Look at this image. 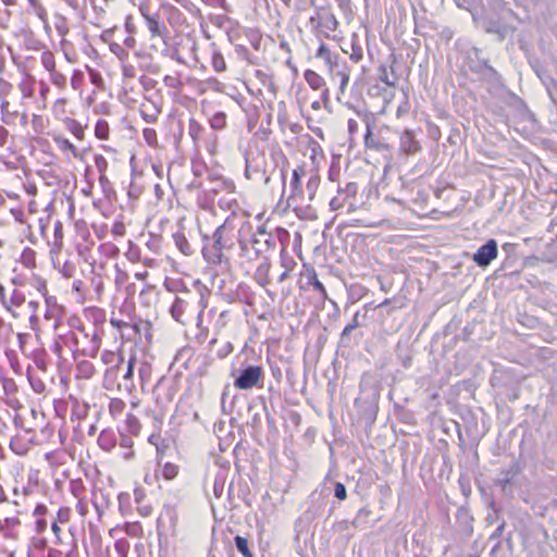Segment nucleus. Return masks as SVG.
Listing matches in <instances>:
<instances>
[{"label": "nucleus", "instance_id": "1", "mask_svg": "<svg viewBox=\"0 0 557 557\" xmlns=\"http://www.w3.org/2000/svg\"><path fill=\"white\" fill-rule=\"evenodd\" d=\"M358 184L355 182L347 183L344 187L337 189V194L330 201L332 211L338 213H351L358 210Z\"/></svg>", "mask_w": 557, "mask_h": 557}, {"label": "nucleus", "instance_id": "2", "mask_svg": "<svg viewBox=\"0 0 557 557\" xmlns=\"http://www.w3.org/2000/svg\"><path fill=\"white\" fill-rule=\"evenodd\" d=\"M251 227L242 224L237 227L235 220L226 219L223 224L218 226L213 233L212 239L214 244H247L244 234H250Z\"/></svg>", "mask_w": 557, "mask_h": 557}, {"label": "nucleus", "instance_id": "3", "mask_svg": "<svg viewBox=\"0 0 557 557\" xmlns=\"http://www.w3.org/2000/svg\"><path fill=\"white\" fill-rule=\"evenodd\" d=\"M308 230L307 225L296 226L289 225V228L277 227L274 234H271L265 238H253L252 244H271L272 242H278L280 244H301L302 233Z\"/></svg>", "mask_w": 557, "mask_h": 557}, {"label": "nucleus", "instance_id": "4", "mask_svg": "<svg viewBox=\"0 0 557 557\" xmlns=\"http://www.w3.org/2000/svg\"><path fill=\"white\" fill-rule=\"evenodd\" d=\"M13 85L4 78H0V112L1 120L8 124H14L18 116V110L14 109L9 100L13 92Z\"/></svg>", "mask_w": 557, "mask_h": 557}, {"label": "nucleus", "instance_id": "5", "mask_svg": "<svg viewBox=\"0 0 557 557\" xmlns=\"http://www.w3.org/2000/svg\"><path fill=\"white\" fill-rule=\"evenodd\" d=\"M139 12L150 34V38H164L166 35V26L162 22L159 13L151 14L148 4H140Z\"/></svg>", "mask_w": 557, "mask_h": 557}, {"label": "nucleus", "instance_id": "6", "mask_svg": "<svg viewBox=\"0 0 557 557\" xmlns=\"http://www.w3.org/2000/svg\"><path fill=\"white\" fill-rule=\"evenodd\" d=\"M286 207L300 219H312L315 216L311 206L305 203L304 190H299V194H296V190L290 189L287 196Z\"/></svg>", "mask_w": 557, "mask_h": 557}, {"label": "nucleus", "instance_id": "7", "mask_svg": "<svg viewBox=\"0 0 557 557\" xmlns=\"http://www.w3.org/2000/svg\"><path fill=\"white\" fill-rule=\"evenodd\" d=\"M304 77L312 90L321 91V100L326 108L331 102V94L325 78L311 69L305 71Z\"/></svg>", "mask_w": 557, "mask_h": 557}, {"label": "nucleus", "instance_id": "8", "mask_svg": "<svg viewBox=\"0 0 557 557\" xmlns=\"http://www.w3.org/2000/svg\"><path fill=\"white\" fill-rule=\"evenodd\" d=\"M261 375L262 371L260 367H249L236 379L235 386L240 389L251 388L257 385Z\"/></svg>", "mask_w": 557, "mask_h": 557}, {"label": "nucleus", "instance_id": "9", "mask_svg": "<svg viewBox=\"0 0 557 557\" xmlns=\"http://www.w3.org/2000/svg\"><path fill=\"white\" fill-rule=\"evenodd\" d=\"M400 149L407 156H413L421 151L422 147L411 129H406L400 135Z\"/></svg>", "mask_w": 557, "mask_h": 557}, {"label": "nucleus", "instance_id": "10", "mask_svg": "<svg viewBox=\"0 0 557 557\" xmlns=\"http://www.w3.org/2000/svg\"><path fill=\"white\" fill-rule=\"evenodd\" d=\"M350 67L346 61L339 64V66L330 75L332 81L338 79L339 82V96L346 94L349 81H350Z\"/></svg>", "mask_w": 557, "mask_h": 557}, {"label": "nucleus", "instance_id": "11", "mask_svg": "<svg viewBox=\"0 0 557 557\" xmlns=\"http://www.w3.org/2000/svg\"><path fill=\"white\" fill-rule=\"evenodd\" d=\"M51 112L55 120L66 122L71 117L69 116L72 112L70 110V100L66 97H60L55 99L51 106Z\"/></svg>", "mask_w": 557, "mask_h": 557}, {"label": "nucleus", "instance_id": "12", "mask_svg": "<svg viewBox=\"0 0 557 557\" xmlns=\"http://www.w3.org/2000/svg\"><path fill=\"white\" fill-rule=\"evenodd\" d=\"M497 256L496 246H481L474 255V261L481 265H487Z\"/></svg>", "mask_w": 557, "mask_h": 557}, {"label": "nucleus", "instance_id": "13", "mask_svg": "<svg viewBox=\"0 0 557 557\" xmlns=\"http://www.w3.org/2000/svg\"><path fill=\"white\" fill-rule=\"evenodd\" d=\"M112 35V30H106L102 34V40L109 44L110 51L121 61H126L128 59V51L120 44L110 40V37Z\"/></svg>", "mask_w": 557, "mask_h": 557}, {"label": "nucleus", "instance_id": "14", "mask_svg": "<svg viewBox=\"0 0 557 557\" xmlns=\"http://www.w3.org/2000/svg\"><path fill=\"white\" fill-rule=\"evenodd\" d=\"M364 147L369 150L374 151H384L391 149V146L388 144L382 143L379 138L373 136L370 125L367 126V131L364 134Z\"/></svg>", "mask_w": 557, "mask_h": 557}, {"label": "nucleus", "instance_id": "15", "mask_svg": "<svg viewBox=\"0 0 557 557\" xmlns=\"http://www.w3.org/2000/svg\"><path fill=\"white\" fill-rule=\"evenodd\" d=\"M307 137V148L310 150V159L314 168H319V163L325 158L323 148L313 137L309 135Z\"/></svg>", "mask_w": 557, "mask_h": 557}, {"label": "nucleus", "instance_id": "16", "mask_svg": "<svg viewBox=\"0 0 557 557\" xmlns=\"http://www.w3.org/2000/svg\"><path fill=\"white\" fill-rule=\"evenodd\" d=\"M163 84L165 87L172 90L175 96L182 94L183 81L181 73L168 74L163 77Z\"/></svg>", "mask_w": 557, "mask_h": 557}, {"label": "nucleus", "instance_id": "17", "mask_svg": "<svg viewBox=\"0 0 557 557\" xmlns=\"http://www.w3.org/2000/svg\"><path fill=\"white\" fill-rule=\"evenodd\" d=\"M306 175V164L300 163L293 170L292 180H290V189L296 190V194H299V190H302V178Z\"/></svg>", "mask_w": 557, "mask_h": 557}, {"label": "nucleus", "instance_id": "18", "mask_svg": "<svg viewBox=\"0 0 557 557\" xmlns=\"http://www.w3.org/2000/svg\"><path fill=\"white\" fill-rule=\"evenodd\" d=\"M35 82V77L32 75H27L23 81H21L18 88L23 98L33 97Z\"/></svg>", "mask_w": 557, "mask_h": 557}, {"label": "nucleus", "instance_id": "19", "mask_svg": "<svg viewBox=\"0 0 557 557\" xmlns=\"http://www.w3.org/2000/svg\"><path fill=\"white\" fill-rule=\"evenodd\" d=\"M40 62H41V65L44 66V69L51 73L53 71L57 70V60H55V57L54 54L49 51V50H45L41 55H40Z\"/></svg>", "mask_w": 557, "mask_h": 557}, {"label": "nucleus", "instance_id": "20", "mask_svg": "<svg viewBox=\"0 0 557 557\" xmlns=\"http://www.w3.org/2000/svg\"><path fill=\"white\" fill-rule=\"evenodd\" d=\"M202 132H203L202 125L194 117L189 119L188 134L191 137L194 144H197L200 140Z\"/></svg>", "mask_w": 557, "mask_h": 557}, {"label": "nucleus", "instance_id": "21", "mask_svg": "<svg viewBox=\"0 0 557 557\" xmlns=\"http://www.w3.org/2000/svg\"><path fill=\"white\" fill-rule=\"evenodd\" d=\"M143 137H144L146 144L150 148L158 149L160 147L159 139H158V133L154 128H151V127L144 128Z\"/></svg>", "mask_w": 557, "mask_h": 557}, {"label": "nucleus", "instance_id": "22", "mask_svg": "<svg viewBox=\"0 0 557 557\" xmlns=\"http://www.w3.org/2000/svg\"><path fill=\"white\" fill-rule=\"evenodd\" d=\"M320 181H321V178L318 173V168H315L314 172L311 174V176L309 177V180L307 182V189H308L310 199H313V197L315 196L318 187L320 185Z\"/></svg>", "mask_w": 557, "mask_h": 557}, {"label": "nucleus", "instance_id": "23", "mask_svg": "<svg viewBox=\"0 0 557 557\" xmlns=\"http://www.w3.org/2000/svg\"><path fill=\"white\" fill-rule=\"evenodd\" d=\"M95 135L97 138L104 140L110 136V127L107 121L99 120L95 126Z\"/></svg>", "mask_w": 557, "mask_h": 557}, {"label": "nucleus", "instance_id": "24", "mask_svg": "<svg viewBox=\"0 0 557 557\" xmlns=\"http://www.w3.org/2000/svg\"><path fill=\"white\" fill-rule=\"evenodd\" d=\"M49 74H50L51 83L55 87H58L60 90H64L66 87V76L58 70H55Z\"/></svg>", "mask_w": 557, "mask_h": 557}, {"label": "nucleus", "instance_id": "25", "mask_svg": "<svg viewBox=\"0 0 557 557\" xmlns=\"http://www.w3.org/2000/svg\"><path fill=\"white\" fill-rule=\"evenodd\" d=\"M212 66L216 72H224L226 70V62L223 54L219 51H214L212 54Z\"/></svg>", "mask_w": 557, "mask_h": 557}, {"label": "nucleus", "instance_id": "26", "mask_svg": "<svg viewBox=\"0 0 557 557\" xmlns=\"http://www.w3.org/2000/svg\"><path fill=\"white\" fill-rule=\"evenodd\" d=\"M54 140L61 150L71 151L74 157L78 156L76 147L67 138L55 137Z\"/></svg>", "mask_w": 557, "mask_h": 557}, {"label": "nucleus", "instance_id": "27", "mask_svg": "<svg viewBox=\"0 0 557 557\" xmlns=\"http://www.w3.org/2000/svg\"><path fill=\"white\" fill-rule=\"evenodd\" d=\"M235 544H236L237 549L243 554V556L252 557V554L248 547V542L246 539L237 535L235 537Z\"/></svg>", "mask_w": 557, "mask_h": 557}, {"label": "nucleus", "instance_id": "28", "mask_svg": "<svg viewBox=\"0 0 557 557\" xmlns=\"http://www.w3.org/2000/svg\"><path fill=\"white\" fill-rule=\"evenodd\" d=\"M345 60L341 59L339 55L335 54L329 60L324 61V64L327 69L329 76L333 74V72L339 66L341 63H343Z\"/></svg>", "mask_w": 557, "mask_h": 557}, {"label": "nucleus", "instance_id": "29", "mask_svg": "<svg viewBox=\"0 0 557 557\" xmlns=\"http://www.w3.org/2000/svg\"><path fill=\"white\" fill-rule=\"evenodd\" d=\"M111 233L116 238L125 235L126 226L122 219L114 221L112 228H111Z\"/></svg>", "mask_w": 557, "mask_h": 557}, {"label": "nucleus", "instance_id": "30", "mask_svg": "<svg viewBox=\"0 0 557 557\" xmlns=\"http://www.w3.org/2000/svg\"><path fill=\"white\" fill-rule=\"evenodd\" d=\"M49 91H50V88H49L48 84L46 82L41 81L39 83V96L42 101V107H41L42 109L47 108Z\"/></svg>", "mask_w": 557, "mask_h": 557}, {"label": "nucleus", "instance_id": "31", "mask_svg": "<svg viewBox=\"0 0 557 557\" xmlns=\"http://www.w3.org/2000/svg\"><path fill=\"white\" fill-rule=\"evenodd\" d=\"M335 54H333L331 52V50L324 42L320 44V46L315 52V58L323 59V61L329 60Z\"/></svg>", "mask_w": 557, "mask_h": 557}, {"label": "nucleus", "instance_id": "32", "mask_svg": "<svg viewBox=\"0 0 557 557\" xmlns=\"http://www.w3.org/2000/svg\"><path fill=\"white\" fill-rule=\"evenodd\" d=\"M66 122L70 124L69 128H70L71 133L76 138L82 139L84 136V131H83L82 126L73 119L67 120Z\"/></svg>", "mask_w": 557, "mask_h": 557}, {"label": "nucleus", "instance_id": "33", "mask_svg": "<svg viewBox=\"0 0 557 557\" xmlns=\"http://www.w3.org/2000/svg\"><path fill=\"white\" fill-rule=\"evenodd\" d=\"M162 473L166 480H172L177 475L178 468L175 465L166 463L163 467Z\"/></svg>", "mask_w": 557, "mask_h": 557}, {"label": "nucleus", "instance_id": "34", "mask_svg": "<svg viewBox=\"0 0 557 557\" xmlns=\"http://www.w3.org/2000/svg\"><path fill=\"white\" fill-rule=\"evenodd\" d=\"M83 84V74L79 71H74L72 77H71V85L72 88L75 90L81 89Z\"/></svg>", "mask_w": 557, "mask_h": 557}, {"label": "nucleus", "instance_id": "35", "mask_svg": "<svg viewBox=\"0 0 557 557\" xmlns=\"http://www.w3.org/2000/svg\"><path fill=\"white\" fill-rule=\"evenodd\" d=\"M296 99H297L298 104L300 107H304L310 101L309 92L307 90L300 88L296 92Z\"/></svg>", "mask_w": 557, "mask_h": 557}, {"label": "nucleus", "instance_id": "36", "mask_svg": "<svg viewBox=\"0 0 557 557\" xmlns=\"http://www.w3.org/2000/svg\"><path fill=\"white\" fill-rule=\"evenodd\" d=\"M211 125L214 128H223L225 126V114L224 113L215 114L211 121Z\"/></svg>", "mask_w": 557, "mask_h": 557}, {"label": "nucleus", "instance_id": "37", "mask_svg": "<svg viewBox=\"0 0 557 557\" xmlns=\"http://www.w3.org/2000/svg\"><path fill=\"white\" fill-rule=\"evenodd\" d=\"M122 75L124 78H134L136 76L135 67L132 64L124 63L122 65Z\"/></svg>", "mask_w": 557, "mask_h": 557}, {"label": "nucleus", "instance_id": "38", "mask_svg": "<svg viewBox=\"0 0 557 557\" xmlns=\"http://www.w3.org/2000/svg\"><path fill=\"white\" fill-rule=\"evenodd\" d=\"M311 284L315 290H318L323 298H326V289L323 284L313 275Z\"/></svg>", "mask_w": 557, "mask_h": 557}, {"label": "nucleus", "instance_id": "39", "mask_svg": "<svg viewBox=\"0 0 557 557\" xmlns=\"http://www.w3.org/2000/svg\"><path fill=\"white\" fill-rule=\"evenodd\" d=\"M32 124L36 132H41L44 126V120L40 115L34 114L32 119Z\"/></svg>", "mask_w": 557, "mask_h": 557}, {"label": "nucleus", "instance_id": "40", "mask_svg": "<svg viewBox=\"0 0 557 557\" xmlns=\"http://www.w3.org/2000/svg\"><path fill=\"white\" fill-rule=\"evenodd\" d=\"M335 496L338 499H345L346 498V488L342 483H337L335 485Z\"/></svg>", "mask_w": 557, "mask_h": 557}, {"label": "nucleus", "instance_id": "41", "mask_svg": "<svg viewBox=\"0 0 557 557\" xmlns=\"http://www.w3.org/2000/svg\"><path fill=\"white\" fill-rule=\"evenodd\" d=\"M140 115L147 123H154L158 120V113H147L141 110Z\"/></svg>", "mask_w": 557, "mask_h": 557}, {"label": "nucleus", "instance_id": "42", "mask_svg": "<svg viewBox=\"0 0 557 557\" xmlns=\"http://www.w3.org/2000/svg\"><path fill=\"white\" fill-rule=\"evenodd\" d=\"M381 71L383 72V74L381 75V81H382L383 83H385V84H386L387 86H389V87L395 86V82H394V81H392V79H389V77H388V74H387L386 67H384V66H383V67H381Z\"/></svg>", "mask_w": 557, "mask_h": 557}, {"label": "nucleus", "instance_id": "43", "mask_svg": "<svg viewBox=\"0 0 557 557\" xmlns=\"http://www.w3.org/2000/svg\"><path fill=\"white\" fill-rule=\"evenodd\" d=\"M347 127L349 134H356L358 132L359 125L358 122L355 119H349L347 122Z\"/></svg>", "mask_w": 557, "mask_h": 557}, {"label": "nucleus", "instance_id": "44", "mask_svg": "<svg viewBox=\"0 0 557 557\" xmlns=\"http://www.w3.org/2000/svg\"><path fill=\"white\" fill-rule=\"evenodd\" d=\"M133 35L134 34H129V36H127L124 39V45L128 49H134L136 47V44H137L136 38Z\"/></svg>", "mask_w": 557, "mask_h": 557}, {"label": "nucleus", "instance_id": "45", "mask_svg": "<svg viewBox=\"0 0 557 557\" xmlns=\"http://www.w3.org/2000/svg\"><path fill=\"white\" fill-rule=\"evenodd\" d=\"M8 137H9L8 129L3 126H0V147H3L7 144Z\"/></svg>", "mask_w": 557, "mask_h": 557}, {"label": "nucleus", "instance_id": "46", "mask_svg": "<svg viewBox=\"0 0 557 557\" xmlns=\"http://www.w3.org/2000/svg\"><path fill=\"white\" fill-rule=\"evenodd\" d=\"M125 29L127 30L128 34L135 33V25L133 24L132 16H127L126 22H125Z\"/></svg>", "mask_w": 557, "mask_h": 557}, {"label": "nucleus", "instance_id": "47", "mask_svg": "<svg viewBox=\"0 0 557 557\" xmlns=\"http://www.w3.org/2000/svg\"><path fill=\"white\" fill-rule=\"evenodd\" d=\"M10 212L13 214L16 221L22 222L23 221V211L18 208H12Z\"/></svg>", "mask_w": 557, "mask_h": 557}, {"label": "nucleus", "instance_id": "48", "mask_svg": "<svg viewBox=\"0 0 557 557\" xmlns=\"http://www.w3.org/2000/svg\"><path fill=\"white\" fill-rule=\"evenodd\" d=\"M321 103H323V102H322V100H318V99H315V100H313V101H311V102H310V107H311V108H312V110H314V111H320V110H321V108H322V104H321Z\"/></svg>", "mask_w": 557, "mask_h": 557}, {"label": "nucleus", "instance_id": "49", "mask_svg": "<svg viewBox=\"0 0 557 557\" xmlns=\"http://www.w3.org/2000/svg\"><path fill=\"white\" fill-rule=\"evenodd\" d=\"M28 211H29L30 214H33V213H35L37 211L35 200H30L29 201Z\"/></svg>", "mask_w": 557, "mask_h": 557}, {"label": "nucleus", "instance_id": "50", "mask_svg": "<svg viewBox=\"0 0 557 557\" xmlns=\"http://www.w3.org/2000/svg\"><path fill=\"white\" fill-rule=\"evenodd\" d=\"M361 54H357V53H352L350 54V60L354 61L355 63H358L360 60H361Z\"/></svg>", "mask_w": 557, "mask_h": 557}, {"label": "nucleus", "instance_id": "51", "mask_svg": "<svg viewBox=\"0 0 557 557\" xmlns=\"http://www.w3.org/2000/svg\"><path fill=\"white\" fill-rule=\"evenodd\" d=\"M61 228H62L61 224H59V223L55 224L54 232H55V236L58 239H61V235H60Z\"/></svg>", "mask_w": 557, "mask_h": 557}, {"label": "nucleus", "instance_id": "52", "mask_svg": "<svg viewBox=\"0 0 557 557\" xmlns=\"http://www.w3.org/2000/svg\"><path fill=\"white\" fill-rule=\"evenodd\" d=\"M5 5H14L15 0H1Z\"/></svg>", "mask_w": 557, "mask_h": 557}, {"label": "nucleus", "instance_id": "53", "mask_svg": "<svg viewBox=\"0 0 557 557\" xmlns=\"http://www.w3.org/2000/svg\"><path fill=\"white\" fill-rule=\"evenodd\" d=\"M5 199L2 195H0V207L4 206Z\"/></svg>", "mask_w": 557, "mask_h": 557}, {"label": "nucleus", "instance_id": "54", "mask_svg": "<svg viewBox=\"0 0 557 557\" xmlns=\"http://www.w3.org/2000/svg\"><path fill=\"white\" fill-rule=\"evenodd\" d=\"M27 120V114L26 113H22V122L25 123Z\"/></svg>", "mask_w": 557, "mask_h": 557}, {"label": "nucleus", "instance_id": "55", "mask_svg": "<svg viewBox=\"0 0 557 557\" xmlns=\"http://www.w3.org/2000/svg\"><path fill=\"white\" fill-rule=\"evenodd\" d=\"M52 529H53V531H54V532H58V531H59V527H58L57 524H53V525H52Z\"/></svg>", "mask_w": 557, "mask_h": 557}, {"label": "nucleus", "instance_id": "56", "mask_svg": "<svg viewBox=\"0 0 557 557\" xmlns=\"http://www.w3.org/2000/svg\"><path fill=\"white\" fill-rule=\"evenodd\" d=\"M486 244L492 245V244H496V242L494 239H490V240H487Z\"/></svg>", "mask_w": 557, "mask_h": 557}, {"label": "nucleus", "instance_id": "57", "mask_svg": "<svg viewBox=\"0 0 557 557\" xmlns=\"http://www.w3.org/2000/svg\"><path fill=\"white\" fill-rule=\"evenodd\" d=\"M259 234L263 236V235H265V231L260 228Z\"/></svg>", "mask_w": 557, "mask_h": 557}, {"label": "nucleus", "instance_id": "58", "mask_svg": "<svg viewBox=\"0 0 557 557\" xmlns=\"http://www.w3.org/2000/svg\"><path fill=\"white\" fill-rule=\"evenodd\" d=\"M96 81H97L96 75H92V82L96 83Z\"/></svg>", "mask_w": 557, "mask_h": 557}, {"label": "nucleus", "instance_id": "59", "mask_svg": "<svg viewBox=\"0 0 557 557\" xmlns=\"http://www.w3.org/2000/svg\"><path fill=\"white\" fill-rule=\"evenodd\" d=\"M30 2H33L34 0H29Z\"/></svg>", "mask_w": 557, "mask_h": 557}]
</instances>
